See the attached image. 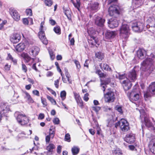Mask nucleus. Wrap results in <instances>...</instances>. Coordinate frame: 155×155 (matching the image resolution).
<instances>
[{
	"mask_svg": "<svg viewBox=\"0 0 155 155\" xmlns=\"http://www.w3.org/2000/svg\"><path fill=\"white\" fill-rule=\"evenodd\" d=\"M54 30L57 34H60L61 33V29L60 27L58 26L55 27L54 28Z\"/></svg>",
	"mask_w": 155,
	"mask_h": 155,
	"instance_id": "nucleus-43",
	"label": "nucleus"
},
{
	"mask_svg": "<svg viewBox=\"0 0 155 155\" xmlns=\"http://www.w3.org/2000/svg\"><path fill=\"white\" fill-rule=\"evenodd\" d=\"M108 24L110 28H114L118 26L119 22L116 19L111 18L109 20Z\"/></svg>",
	"mask_w": 155,
	"mask_h": 155,
	"instance_id": "nucleus-15",
	"label": "nucleus"
},
{
	"mask_svg": "<svg viewBox=\"0 0 155 155\" xmlns=\"http://www.w3.org/2000/svg\"><path fill=\"white\" fill-rule=\"evenodd\" d=\"M26 13L27 15L31 16L32 15V11L31 9H27L26 10Z\"/></svg>",
	"mask_w": 155,
	"mask_h": 155,
	"instance_id": "nucleus-50",
	"label": "nucleus"
},
{
	"mask_svg": "<svg viewBox=\"0 0 155 155\" xmlns=\"http://www.w3.org/2000/svg\"><path fill=\"white\" fill-rule=\"evenodd\" d=\"M47 97L52 104L54 105H56V101L52 97L48 95H47Z\"/></svg>",
	"mask_w": 155,
	"mask_h": 155,
	"instance_id": "nucleus-37",
	"label": "nucleus"
},
{
	"mask_svg": "<svg viewBox=\"0 0 155 155\" xmlns=\"http://www.w3.org/2000/svg\"><path fill=\"white\" fill-rule=\"evenodd\" d=\"M96 73L100 77L104 78L105 77V75L102 73L100 70H97L96 71Z\"/></svg>",
	"mask_w": 155,
	"mask_h": 155,
	"instance_id": "nucleus-38",
	"label": "nucleus"
},
{
	"mask_svg": "<svg viewBox=\"0 0 155 155\" xmlns=\"http://www.w3.org/2000/svg\"><path fill=\"white\" fill-rule=\"evenodd\" d=\"M131 26L132 30L135 32H141L143 28V24L140 22H133Z\"/></svg>",
	"mask_w": 155,
	"mask_h": 155,
	"instance_id": "nucleus-11",
	"label": "nucleus"
},
{
	"mask_svg": "<svg viewBox=\"0 0 155 155\" xmlns=\"http://www.w3.org/2000/svg\"><path fill=\"white\" fill-rule=\"evenodd\" d=\"M73 94L76 101L81 99V97L79 94L75 92H73Z\"/></svg>",
	"mask_w": 155,
	"mask_h": 155,
	"instance_id": "nucleus-46",
	"label": "nucleus"
},
{
	"mask_svg": "<svg viewBox=\"0 0 155 155\" xmlns=\"http://www.w3.org/2000/svg\"><path fill=\"white\" fill-rule=\"evenodd\" d=\"M95 56L98 59L101 60L104 57V54L99 52L95 53Z\"/></svg>",
	"mask_w": 155,
	"mask_h": 155,
	"instance_id": "nucleus-35",
	"label": "nucleus"
},
{
	"mask_svg": "<svg viewBox=\"0 0 155 155\" xmlns=\"http://www.w3.org/2000/svg\"><path fill=\"white\" fill-rule=\"evenodd\" d=\"M14 115L18 123L22 125H24L28 123L29 119L25 115L21 114L19 112H15Z\"/></svg>",
	"mask_w": 155,
	"mask_h": 155,
	"instance_id": "nucleus-5",
	"label": "nucleus"
},
{
	"mask_svg": "<svg viewBox=\"0 0 155 155\" xmlns=\"http://www.w3.org/2000/svg\"><path fill=\"white\" fill-rule=\"evenodd\" d=\"M114 153L116 155H122V151L119 149H117L114 151Z\"/></svg>",
	"mask_w": 155,
	"mask_h": 155,
	"instance_id": "nucleus-45",
	"label": "nucleus"
},
{
	"mask_svg": "<svg viewBox=\"0 0 155 155\" xmlns=\"http://www.w3.org/2000/svg\"><path fill=\"white\" fill-rule=\"evenodd\" d=\"M51 138L49 135H48L46 136L45 137V140L47 143H49L50 140V138Z\"/></svg>",
	"mask_w": 155,
	"mask_h": 155,
	"instance_id": "nucleus-63",
	"label": "nucleus"
},
{
	"mask_svg": "<svg viewBox=\"0 0 155 155\" xmlns=\"http://www.w3.org/2000/svg\"><path fill=\"white\" fill-rule=\"evenodd\" d=\"M148 147L151 152L155 154V138L150 140L148 144Z\"/></svg>",
	"mask_w": 155,
	"mask_h": 155,
	"instance_id": "nucleus-20",
	"label": "nucleus"
},
{
	"mask_svg": "<svg viewBox=\"0 0 155 155\" xmlns=\"http://www.w3.org/2000/svg\"><path fill=\"white\" fill-rule=\"evenodd\" d=\"M138 107L136 109L138 110L140 114V117L141 121H144L145 125L148 127H152V124L148 116L144 112L143 108L145 107V105L142 101H140L138 104L135 103Z\"/></svg>",
	"mask_w": 155,
	"mask_h": 155,
	"instance_id": "nucleus-2",
	"label": "nucleus"
},
{
	"mask_svg": "<svg viewBox=\"0 0 155 155\" xmlns=\"http://www.w3.org/2000/svg\"><path fill=\"white\" fill-rule=\"evenodd\" d=\"M89 94L88 93H86L85 94L84 96L83 97V99L84 100L86 101H87L89 99V98L88 97Z\"/></svg>",
	"mask_w": 155,
	"mask_h": 155,
	"instance_id": "nucleus-56",
	"label": "nucleus"
},
{
	"mask_svg": "<svg viewBox=\"0 0 155 155\" xmlns=\"http://www.w3.org/2000/svg\"><path fill=\"white\" fill-rule=\"evenodd\" d=\"M119 7L115 5H113L109 7L108 9L109 15L111 16L115 17L118 15L120 13Z\"/></svg>",
	"mask_w": 155,
	"mask_h": 155,
	"instance_id": "nucleus-8",
	"label": "nucleus"
},
{
	"mask_svg": "<svg viewBox=\"0 0 155 155\" xmlns=\"http://www.w3.org/2000/svg\"><path fill=\"white\" fill-rule=\"evenodd\" d=\"M64 139L66 141L68 142H70L71 141L70 136V134L68 133L65 134V136Z\"/></svg>",
	"mask_w": 155,
	"mask_h": 155,
	"instance_id": "nucleus-48",
	"label": "nucleus"
},
{
	"mask_svg": "<svg viewBox=\"0 0 155 155\" xmlns=\"http://www.w3.org/2000/svg\"><path fill=\"white\" fill-rule=\"evenodd\" d=\"M119 125L123 131H127L129 129V124L128 122L124 119H121L119 122L116 124L115 127Z\"/></svg>",
	"mask_w": 155,
	"mask_h": 155,
	"instance_id": "nucleus-6",
	"label": "nucleus"
},
{
	"mask_svg": "<svg viewBox=\"0 0 155 155\" xmlns=\"http://www.w3.org/2000/svg\"><path fill=\"white\" fill-rule=\"evenodd\" d=\"M45 115L43 113H40L38 116V118L39 120H42L44 118Z\"/></svg>",
	"mask_w": 155,
	"mask_h": 155,
	"instance_id": "nucleus-57",
	"label": "nucleus"
},
{
	"mask_svg": "<svg viewBox=\"0 0 155 155\" xmlns=\"http://www.w3.org/2000/svg\"><path fill=\"white\" fill-rule=\"evenodd\" d=\"M125 140L128 143H133L135 141V135L132 133L127 134L125 138Z\"/></svg>",
	"mask_w": 155,
	"mask_h": 155,
	"instance_id": "nucleus-18",
	"label": "nucleus"
},
{
	"mask_svg": "<svg viewBox=\"0 0 155 155\" xmlns=\"http://www.w3.org/2000/svg\"><path fill=\"white\" fill-rule=\"evenodd\" d=\"M1 108L3 113H6L10 111V107L7 103L3 102L2 103Z\"/></svg>",
	"mask_w": 155,
	"mask_h": 155,
	"instance_id": "nucleus-21",
	"label": "nucleus"
},
{
	"mask_svg": "<svg viewBox=\"0 0 155 155\" xmlns=\"http://www.w3.org/2000/svg\"><path fill=\"white\" fill-rule=\"evenodd\" d=\"M155 94V82H152L150 85L149 87V91H148L144 94V97L145 100H147V99L150 97L152 95Z\"/></svg>",
	"mask_w": 155,
	"mask_h": 155,
	"instance_id": "nucleus-9",
	"label": "nucleus"
},
{
	"mask_svg": "<svg viewBox=\"0 0 155 155\" xmlns=\"http://www.w3.org/2000/svg\"><path fill=\"white\" fill-rule=\"evenodd\" d=\"M74 62L77 68V71H79L80 69L81 68V67L79 61L76 60H74Z\"/></svg>",
	"mask_w": 155,
	"mask_h": 155,
	"instance_id": "nucleus-39",
	"label": "nucleus"
},
{
	"mask_svg": "<svg viewBox=\"0 0 155 155\" xmlns=\"http://www.w3.org/2000/svg\"><path fill=\"white\" fill-rule=\"evenodd\" d=\"M66 95V93L65 91H61L60 93V97L62 98V100H64L65 98Z\"/></svg>",
	"mask_w": 155,
	"mask_h": 155,
	"instance_id": "nucleus-40",
	"label": "nucleus"
},
{
	"mask_svg": "<svg viewBox=\"0 0 155 155\" xmlns=\"http://www.w3.org/2000/svg\"><path fill=\"white\" fill-rule=\"evenodd\" d=\"M138 57L141 59H143L146 54V52L145 50L142 49L139 50L137 52Z\"/></svg>",
	"mask_w": 155,
	"mask_h": 155,
	"instance_id": "nucleus-23",
	"label": "nucleus"
},
{
	"mask_svg": "<svg viewBox=\"0 0 155 155\" xmlns=\"http://www.w3.org/2000/svg\"><path fill=\"white\" fill-rule=\"evenodd\" d=\"M10 65L6 64L5 66L4 69L5 71H8L10 70Z\"/></svg>",
	"mask_w": 155,
	"mask_h": 155,
	"instance_id": "nucleus-55",
	"label": "nucleus"
},
{
	"mask_svg": "<svg viewBox=\"0 0 155 155\" xmlns=\"http://www.w3.org/2000/svg\"><path fill=\"white\" fill-rule=\"evenodd\" d=\"M100 66L102 70H105L111 71V68L106 63L103 64L101 63L100 64Z\"/></svg>",
	"mask_w": 155,
	"mask_h": 155,
	"instance_id": "nucleus-27",
	"label": "nucleus"
},
{
	"mask_svg": "<svg viewBox=\"0 0 155 155\" xmlns=\"http://www.w3.org/2000/svg\"><path fill=\"white\" fill-rule=\"evenodd\" d=\"M79 148L76 146H74L71 149V151L73 155H76L79 152Z\"/></svg>",
	"mask_w": 155,
	"mask_h": 155,
	"instance_id": "nucleus-32",
	"label": "nucleus"
},
{
	"mask_svg": "<svg viewBox=\"0 0 155 155\" xmlns=\"http://www.w3.org/2000/svg\"><path fill=\"white\" fill-rule=\"evenodd\" d=\"M87 33L91 37V40L89 41V43L91 44L92 45H94L95 44L97 43V41L96 38L94 35L95 34L96 31L92 28H89L87 31Z\"/></svg>",
	"mask_w": 155,
	"mask_h": 155,
	"instance_id": "nucleus-10",
	"label": "nucleus"
},
{
	"mask_svg": "<svg viewBox=\"0 0 155 155\" xmlns=\"http://www.w3.org/2000/svg\"><path fill=\"white\" fill-rule=\"evenodd\" d=\"M151 58H148L143 61L141 63V69L147 72L149 74L155 68V55L151 54Z\"/></svg>",
	"mask_w": 155,
	"mask_h": 155,
	"instance_id": "nucleus-1",
	"label": "nucleus"
},
{
	"mask_svg": "<svg viewBox=\"0 0 155 155\" xmlns=\"http://www.w3.org/2000/svg\"><path fill=\"white\" fill-rule=\"evenodd\" d=\"M41 102L44 105V107H45L47 105V103L45 99H42L41 98Z\"/></svg>",
	"mask_w": 155,
	"mask_h": 155,
	"instance_id": "nucleus-52",
	"label": "nucleus"
},
{
	"mask_svg": "<svg viewBox=\"0 0 155 155\" xmlns=\"http://www.w3.org/2000/svg\"><path fill=\"white\" fill-rule=\"evenodd\" d=\"M76 101L78 105L81 108H83V104L81 98L76 100Z\"/></svg>",
	"mask_w": 155,
	"mask_h": 155,
	"instance_id": "nucleus-44",
	"label": "nucleus"
},
{
	"mask_svg": "<svg viewBox=\"0 0 155 155\" xmlns=\"http://www.w3.org/2000/svg\"><path fill=\"white\" fill-rule=\"evenodd\" d=\"M18 97V95H15L13 97V98L12 100V102L13 103H16L18 102L17 99Z\"/></svg>",
	"mask_w": 155,
	"mask_h": 155,
	"instance_id": "nucleus-47",
	"label": "nucleus"
},
{
	"mask_svg": "<svg viewBox=\"0 0 155 155\" xmlns=\"http://www.w3.org/2000/svg\"><path fill=\"white\" fill-rule=\"evenodd\" d=\"M92 109L93 110H94L96 112H97L100 110L101 107L98 106H94L92 107Z\"/></svg>",
	"mask_w": 155,
	"mask_h": 155,
	"instance_id": "nucleus-53",
	"label": "nucleus"
},
{
	"mask_svg": "<svg viewBox=\"0 0 155 155\" xmlns=\"http://www.w3.org/2000/svg\"><path fill=\"white\" fill-rule=\"evenodd\" d=\"M149 25L151 27L155 28V18L153 17H149L147 20Z\"/></svg>",
	"mask_w": 155,
	"mask_h": 155,
	"instance_id": "nucleus-26",
	"label": "nucleus"
},
{
	"mask_svg": "<svg viewBox=\"0 0 155 155\" xmlns=\"http://www.w3.org/2000/svg\"><path fill=\"white\" fill-rule=\"evenodd\" d=\"M44 24V22L42 21L41 23V26L40 28V31L38 33H40L41 32V33H45L44 31H43V25Z\"/></svg>",
	"mask_w": 155,
	"mask_h": 155,
	"instance_id": "nucleus-49",
	"label": "nucleus"
},
{
	"mask_svg": "<svg viewBox=\"0 0 155 155\" xmlns=\"http://www.w3.org/2000/svg\"><path fill=\"white\" fill-rule=\"evenodd\" d=\"M95 24L98 26L101 27L102 26L105 22V20L98 15H95Z\"/></svg>",
	"mask_w": 155,
	"mask_h": 155,
	"instance_id": "nucleus-19",
	"label": "nucleus"
},
{
	"mask_svg": "<svg viewBox=\"0 0 155 155\" xmlns=\"http://www.w3.org/2000/svg\"><path fill=\"white\" fill-rule=\"evenodd\" d=\"M44 2L45 5L48 7L51 6L53 3L52 0H45Z\"/></svg>",
	"mask_w": 155,
	"mask_h": 155,
	"instance_id": "nucleus-36",
	"label": "nucleus"
},
{
	"mask_svg": "<svg viewBox=\"0 0 155 155\" xmlns=\"http://www.w3.org/2000/svg\"><path fill=\"white\" fill-rule=\"evenodd\" d=\"M55 131V127L51 126L49 129V134L50 137L52 138H53L54 136Z\"/></svg>",
	"mask_w": 155,
	"mask_h": 155,
	"instance_id": "nucleus-29",
	"label": "nucleus"
},
{
	"mask_svg": "<svg viewBox=\"0 0 155 155\" xmlns=\"http://www.w3.org/2000/svg\"><path fill=\"white\" fill-rule=\"evenodd\" d=\"M130 29L127 24H123L120 29V35L124 38H127L130 34Z\"/></svg>",
	"mask_w": 155,
	"mask_h": 155,
	"instance_id": "nucleus-7",
	"label": "nucleus"
},
{
	"mask_svg": "<svg viewBox=\"0 0 155 155\" xmlns=\"http://www.w3.org/2000/svg\"><path fill=\"white\" fill-rule=\"evenodd\" d=\"M116 110H117L120 113H122V111L121 107L117 106L116 107Z\"/></svg>",
	"mask_w": 155,
	"mask_h": 155,
	"instance_id": "nucleus-61",
	"label": "nucleus"
},
{
	"mask_svg": "<svg viewBox=\"0 0 155 155\" xmlns=\"http://www.w3.org/2000/svg\"><path fill=\"white\" fill-rule=\"evenodd\" d=\"M91 8L92 10L97 11L99 8V4L95 2L91 5Z\"/></svg>",
	"mask_w": 155,
	"mask_h": 155,
	"instance_id": "nucleus-30",
	"label": "nucleus"
},
{
	"mask_svg": "<svg viewBox=\"0 0 155 155\" xmlns=\"http://www.w3.org/2000/svg\"><path fill=\"white\" fill-rule=\"evenodd\" d=\"M25 48V46L23 43H20L16 46L15 48V50L17 52L23 51Z\"/></svg>",
	"mask_w": 155,
	"mask_h": 155,
	"instance_id": "nucleus-24",
	"label": "nucleus"
},
{
	"mask_svg": "<svg viewBox=\"0 0 155 155\" xmlns=\"http://www.w3.org/2000/svg\"><path fill=\"white\" fill-rule=\"evenodd\" d=\"M39 51V48L37 46H33L30 48L29 51V54L34 57L36 56Z\"/></svg>",
	"mask_w": 155,
	"mask_h": 155,
	"instance_id": "nucleus-17",
	"label": "nucleus"
},
{
	"mask_svg": "<svg viewBox=\"0 0 155 155\" xmlns=\"http://www.w3.org/2000/svg\"><path fill=\"white\" fill-rule=\"evenodd\" d=\"M41 32L38 33L39 37L44 44L47 45L48 43V41L45 37V34Z\"/></svg>",
	"mask_w": 155,
	"mask_h": 155,
	"instance_id": "nucleus-25",
	"label": "nucleus"
},
{
	"mask_svg": "<svg viewBox=\"0 0 155 155\" xmlns=\"http://www.w3.org/2000/svg\"><path fill=\"white\" fill-rule=\"evenodd\" d=\"M21 39L20 35L18 33H14L10 37V40L13 44H16Z\"/></svg>",
	"mask_w": 155,
	"mask_h": 155,
	"instance_id": "nucleus-14",
	"label": "nucleus"
},
{
	"mask_svg": "<svg viewBox=\"0 0 155 155\" xmlns=\"http://www.w3.org/2000/svg\"><path fill=\"white\" fill-rule=\"evenodd\" d=\"M22 70L25 72H26L27 71V68L26 66L24 64L22 65Z\"/></svg>",
	"mask_w": 155,
	"mask_h": 155,
	"instance_id": "nucleus-54",
	"label": "nucleus"
},
{
	"mask_svg": "<svg viewBox=\"0 0 155 155\" xmlns=\"http://www.w3.org/2000/svg\"><path fill=\"white\" fill-rule=\"evenodd\" d=\"M59 120L58 118H55L53 120V122L55 124H58L59 123Z\"/></svg>",
	"mask_w": 155,
	"mask_h": 155,
	"instance_id": "nucleus-51",
	"label": "nucleus"
},
{
	"mask_svg": "<svg viewBox=\"0 0 155 155\" xmlns=\"http://www.w3.org/2000/svg\"><path fill=\"white\" fill-rule=\"evenodd\" d=\"M137 76L136 72L134 69L129 72L126 79L121 82L125 90H127L131 88L132 86L131 82L135 81L137 79Z\"/></svg>",
	"mask_w": 155,
	"mask_h": 155,
	"instance_id": "nucleus-3",
	"label": "nucleus"
},
{
	"mask_svg": "<svg viewBox=\"0 0 155 155\" xmlns=\"http://www.w3.org/2000/svg\"><path fill=\"white\" fill-rule=\"evenodd\" d=\"M115 77L117 78L120 80L124 79L125 78H127V77H126L125 74H120L119 73H117V74L115 75Z\"/></svg>",
	"mask_w": 155,
	"mask_h": 155,
	"instance_id": "nucleus-33",
	"label": "nucleus"
},
{
	"mask_svg": "<svg viewBox=\"0 0 155 155\" xmlns=\"http://www.w3.org/2000/svg\"><path fill=\"white\" fill-rule=\"evenodd\" d=\"M64 71L65 76L68 79L69 83L70 84H71L72 83V81L71 80V76L68 72V69L67 68H65Z\"/></svg>",
	"mask_w": 155,
	"mask_h": 155,
	"instance_id": "nucleus-31",
	"label": "nucleus"
},
{
	"mask_svg": "<svg viewBox=\"0 0 155 155\" xmlns=\"http://www.w3.org/2000/svg\"><path fill=\"white\" fill-rule=\"evenodd\" d=\"M23 23L25 25H28V21L26 18H24L23 19Z\"/></svg>",
	"mask_w": 155,
	"mask_h": 155,
	"instance_id": "nucleus-60",
	"label": "nucleus"
},
{
	"mask_svg": "<svg viewBox=\"0 0 155 155\" xmlns=\"http://www.w3.org/2000/svg\"><path fill=\"white\" fill-rule=\"evenodd\" d=\"M48 52L51 60H53L55 58V54H54L53 52L51 50H49Z\"/></svg>",
	"mask_w": 155,
	"mask_h": 155,
	"instance_id": "nucleus-41",
	"label": "nucleus"
},
{
	"mask_svg": "<svg viewBox=\"0 0 155 155\" xmlns=\"http://www.w3.org/2000/svg\"><path fill=\"white\" fill-rule=\"evenodd\" d=\"M76 3H73V5L74 6L77 8L78 10L79 9V8L80 7V0H76Z\"/></svg>",
	"mask_w": 155,
	"mask_h": 155,
	"instance_id": "nucleus-42",
	"label": "nucleus"
},
{
	"mask_svg": "<svg viewBox=\"0 0 155 155\" xmlns=\"http://www.w3.org/2000/svg\"><path fill=\"white\" fill-rule=\"evenodd\" d=\"M101 87L103 88V90L104 93V97L105 101L107 103H111L114 102L115 99V95L114 92L111 91L105 93L104 92L107 87L106 84H101Z\"/></svg>",
	"mask_w": 155,
	"mask_h": 155,
	"instance_id": "nucleus-4",
	"label": "nucleus"
},
{
	"mask_svg": "<svg viewBox=\"0 0 155 155\" xmlns=\"http://www.w3.org/2000/svg\"><path fill=\"white\" fill-rule=\"evenodd\" d=\"M25 135V134L24 132H21V134H19L18 135L17 137L18 138H21L24 137V135Z\"/></svg>",
	"mask_w": 155,
	"mask_h": 155,
	"instance_id": "nucleus-59",
	"label": "nucleus"
},
{
	"mask_svg": "<svg viewBox=\"0 0 155 155\" xmlns=\"http://www.w3.org/2000/svg\"><path fill=\"white\" fill-rule=\"evenodd\" d=\"M24 93L25 94V98L30 103H34V101L29 94L26 91L24 92Z\"/></svg>",
	"mask_w": 155,
	"mask_h": 155,
	"instance_id": "nucleus-28",
	"label": "nucleus"
},
{
	"mask_svg": "<svg viewBox=\"0 0 155 155\" xmlns=\"http://www.w3.org/2000/svg\"><path fill=\"white\" fill-rule=\"evenodd\" d=\"M22 56L25 59L26 62L28 63V64L31 65L34 61V59L31 58L30 57L28 56L27 54L25 53H23L22 54Z\"/></svg>",
	"mask_w": 155,
	"mask_h": 155,
	"instance_id": "nucleus-22",
	"label": "nucleus"
},
{
	"mask_svg": "<svg viewBox=\"0 0 155 155\" xmlns=\"http://www.w3.org/2000/svg\"><path fill=\"white\" fill-rule=\"evenodd\" d=\"M130 150L132 151H134L135 150H136V149L134 146L133 145H129L128 146Z\"/></svg>",
	"mask_w": 155,
	"mask_h": 155,
	"instance_id": "nucleus-64",
	"label": "nucleus"
},
{
	"mask_svg": "<svg viewBox=\"0 0 155 155\" xmlns=\"http://www.w3.org/2000/svg\"><path fill=\"white\" fill-rule=\"evenodd\" d=\"M55 147V145L53 144H50L47 147V150L49 152H52L53 150L54 149Z\"/></svg>",
	"mask_w": 155,
	"mask_h": 155,
	"instance_id": "nucleus-34",
	"label": "nucleus"
},
{
	"mask_svg": "<svg viewBox=\"0 0 155 155\" xmlns=\"http://www.w3.org/2000/svg\"><path fill=\"white\" fill-rule=\"evenodd\" d=\"M136 90V89H134L130 93L129 99L130 101L132 102L138 101L139 98V94L137 92Z\"/></svg>",
	"mask_w": 155,
	"mask_h": 155,
	"instance_id": "nucleus-12",
	"label": "nucleus"
},
{
	"mask_svg": "<svg viewBox=\"0 0 155 155\" xmlns=\"http://www.w3.org/2000/svg\"><path fill=\"white\" fill-rule=\"evenodd\" d=\"M116 35V32L115 31H108L105 33L104 38L105 41H107L114 38Z\"/></svg>",
	"mask_w": 155,
	"mask_h": 155,
	"instance_id": "nucleus-16",
	"label": "nucleus"
},
{
	"mask_svg": "<svg viewBox=\"0 0 155 155\" xmlns=\"http://www.w3.org/2000/svg\"><path fill=\"white\" fill-rule=\"evenodd\" d=\"M33 94L36 96H39V92L37 90H34L32 91Z\"/></svg>",
	"mask_w": 155,
	"mask_h": 155,
	"instance_id": "nucleus-58",
	"label": "nucleus"
},
{
	"mask_svg": "<svg viewBox=\"0 0 155 155\" xmlns=\"http://www.w3.org/2000/svg\"><path fill=\"white\" fill-rule=\"evenodd\" d=\"M59 82V80L58 79H57V80H55L54 81V84L55 87L57 88H58V87H59V85H58Z\"/></svg>",
	"mask_w": 155,
	"mask_h": 155,
	"instance_id": "nucleus-62",
	"label": "nucleus"
},
{
	"mask_svg": "<svg viewBox=\"0 0 155 155\" xmlns=\"http://www.w3.org/2000/svg\"><path fill=\"white\" fill-rule=\"evenodd\" d=\"M10 13L15 20L17 21L19 20L20 15L16 10L13 8H10Z\"/></svg>",
	"mask_w": 155,
	"mask_h": 155,
	"instance_id": "nucleus-13",
	"label": "nucleus"
}]
</instances>
